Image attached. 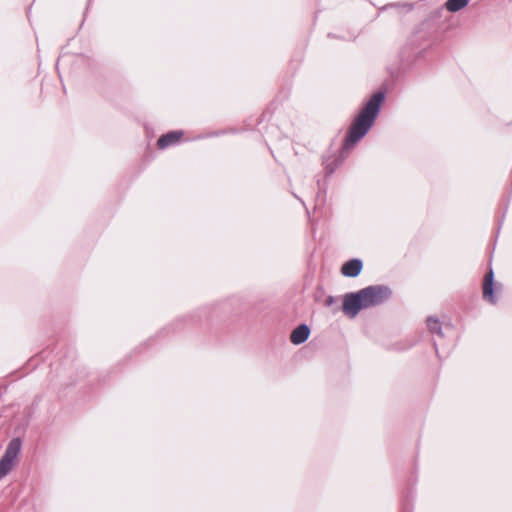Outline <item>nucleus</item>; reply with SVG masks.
Returning <instances> with one entry per match:
<instances>
[{
  "label": "nucleus",
  "mask_w": 512,
  "mask_h": 512,
  "mask_svg": "<svg viewBox=\"0 0 512 512\" xmlns=\"http://www.w3.org/2000/svg\"><path fill=\"white\" fill-rule=\"evenodd\" d=\"M384 99L385 93L378 91L365 104L349 127L348 133L343 141V150H350L367 135L380 113Z\"/></svg>",
  "instance_id": "f257e3e1"
},
{
  "label": "nucleus",
  "mask_w": 512,
  "mask_h": 512,
  "mask_svg": "<svg viewBox=\"0 0 512 512\" xmlns=\"http://www.w3.org/2000/svg\"><path fill=\"white\" fill-rule=\"evenodd\" d=\"M361 293L367 308L383 304L392 295L391 289L386 285H371L361 289Z\"/></svg>",
  "instance_id": "f03ea898"
},
{
  "label": "nucleus",
  "mask_w": 512,
  "mask_h": 512,
  "mask_svg": "<svg viewBox=\"0 0 512 512\" xmlns=\"http://www.w3.org/2000/svg\"><path fill=\"white\" fill-rule=\"evenodd\" d=\"M21 447L22 441L18 437L13 438L9 442L4 455L0 460V479L6 476L12 470L14 461L21 451Z\"/></svg>",
  "instance_id": "7ed1b4c3"
},
{
  "label": "nucleus",
  "mask_w": 512,
  "mask_h": 512,
  "mask_svg": "<svg viewBox=\"0 0 512 512\" xmlns=\"http://www.w3.org/2000/svg\"><path fill=\"white\" fill-rule=\"evenodd\" d=\"M367 308L361 290L349 292L343 296L342 311L349 318H355L358 313Z\"/></svg>",
  "instance_id": "20e7f679"
},
{
  "label": "nucleus",
  "mask_w": 512,
  "mask_h": 512,
  "mask_svg": "<svg viewBox=\"0 0 512 512\" xmlns=\"http://www.w3.org/2000/svg\"><path fill=\"white\" fill-rule=\"evenodd\" d=\"M495 276L492 268L486 273L483 283V299L492 305L497 304L498 298L495 294Z\"/></svg>",
  "instance_id": "39448f33"
},
{
  "label": "nucleus",
  "mask_w": 512,
  "mask_h": 512,
  "mask_svg": "<svg viewBox=\"0 0 512 512\" xmlns=\"http://www.w3.org/2000/svg\"><path fill=\"white\" fill-rule=\"evenodd\" d=\"M363 269V261L359 258H352L341 267V273L348 278H355L360 275Z\"/></svg>",
  "instance_id": "423d86ee"
},
{
  "label": "nucleus",
  "mask_w": 512,
  "mask_h": 512,
  "mask_svg": "<svg viewBox=\"0 0 512 512\" xmlns=\"http://www.w3.org/2000/svg\"><path fill=\"white\" fill-rule=\"evenodd\" d=\"M311 330L305 323L298 325L291 333L290 340L295 345L306 342L310 336Z\"/></svg>",
  "instance_id": "0eeeda50"
},
{
  "label": "nucleus",
  "mask_w": 512,
  "mask_h": 512,
  "mask_svg": "<svg viewBox=\"0 0 512 512\" xmlns=\"http://www.w3.org/2000/svg\"><path fill=\"white\" fill-rule=\"evenodd\" d=\"M183 136L182 131H171L164 135H162L157 142V145L160 149H165L171 145H174L179 142L180 138Z\"/></svg>",
  "instance_id": "6e6552de"
},
{
  "label": "nucleus",
  "mask_w": 512,
  "mask_h": 512,
  "mask_svg": "<svg viewBox=\"0 0 512 512\" xmlns=\"http://www.w3.org/2000/svg\"><path fill=\"white\" fill-rule=\"evenodd\" d=\"M427 326L431 333L437 334L439 337L443 336L442 324L437 317L429 316L427 318Z\"/></svg>",
  "instance_id": "1a4fd4ad"
},
{
  "label": "nucleus",
  "mask_w": 512,
  "mask_h": 512,
  "mask_svg": "<svg viewBox=\"0 0 512 512\" xmlns=\"http://www.w3.org/2000/svg\"><path fill=\"white\" fill-rule=\"evenodd\" d=\"M469 3V0H447L445 7L450 12H457L465 8Z\"/></svg>",
  "instance_id": "9d476101"
},
{
  "label": "nucleus",
  "mask_w": 512,
  "mask_h": 512,
  "mask_svg": "<svg viewBox=\"0 0 512 512\" xmlns=\"http://www.w3.org/2000/svg\"><path fill=\"white\" fill-rule=\"evenodd\" d=\"M340 164H341V162H340L339 160H337V159H336V160H335V165H334V166H332V165H330V164H327L326 169L328 170V172H329L330 174H332V173L335 171V169H336Z\"/></svg>",
  "instance_id": "9b49d317"
},
{
  "label": "nucleus",
  "mask_w": 512,
  "mask_h": 512,
  "mask_svg": "<svg viewBox=\"0 0 512 512\" xmlns=\"http://www.w3.org/2000/svg\"><path fill=\"white\" fill-rule=\"evenodd\" d=\"M335 301H336L335 298L330 295V296L327 297V299L325 301V305L330 307V306H332L335 303Z\"/></svg>",
  "instance_id": "f8f14e48"
},
{
  "label": "nucleus",
  "mask_w": 512,
  "mask_h": 512,
  "mask_svg": "<svg viewBox=\"0 0 512 512\" xmlns=\"http://www.w3.org/2000/svg\"><path fill=\"white\" fill-rule=\"evenodd\" d=\"M434 347H435V351H436V353L438 354V347H437V344H436V343H434Z\"/></svg>",
  "instance_id": "ddd939ff"
}]
</instances>
